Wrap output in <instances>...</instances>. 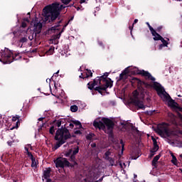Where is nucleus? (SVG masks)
I'll use <instances>...</instances> for the list:
<instances>
[{
    "instance_id": "f257e3e1",
    "label": "nucleus",
    "mask_w": 182,
    "mask_h": 182,
    "mask_svg": "<svg viewBox=\"0 0 182 182\" xmlns=\"http://www.w3.org/2000/svg\"><path fill=\"white\" fill-rule=\"evenodd\" d=\"M66 8L63 5L59 4V3H54L52 5L46 6L43 9V16L45 18L46 22H53L58 18V16L60 15V10Z\"/></svg>"
},
{
    "instance_id": "f03ea898",
    "label": "nucleus",
    "mask_w": 182,
    "mask_h": 182,
    "mask_svg": "<svg viewBox=\"0 0 182 182\" xmlns=\"http://www.w3.org/2000/svg\"><path fill=\"white\" fill-rule=\"evenodd\" d=\"M153 87L156 90L158 95L162 99L163 102L167 103L169 107L172 109H177L178 105L174 100H171V97L166 92L164 88L159 82H154Z\"/></svg>"
},
{
    "instance_id": "7ed1b4c3",
    "label": "nucleus",
    "mask_w": 182,
    "mask_h": 182,
    "mask_svg": "<svg viewBox=\"0 0 182 182\" xmlns=\"http://www.w3.org/2000/svg\"><path fill=\"white\" fill-rule=\"evenodd\" d=\"M93 126L95 127L96 129L103 130V132L107 134H111L112 132H113V127H114V123L112 119L103 117L100 120H95Z\"/></svg>"
},
{
    "instance_id": "20e7f679",
    "label": "nucleus",
    "mask_w": 182,
    "mask_h": 182,
    "mask_svg": "<svg viewBox=\"0 0 182 182\" xmlns=\"http://www.w3.org/2000/svg\"><path fill=\"white\" fill-rule=\"evenodd\" d=\"M139 90L140 95H139L137 90L134 91L132 93V102L136 107L144 110L146 106H144V103H143V101L140 100V99H144L146 92V90L141 89L140 87H139Z\"/></svg>"
},
{
    "instance_id": "39448f33",
    "label": "nucleus",
    "mask_w": 182,
    "mask_h": 182,
    "mask_svg": "<svg viewBox=\"0 0 182 182\" xmlns=\"http://www.w3.org/2000/svg\"><path fill=\"white\" fill-rule=\"evenodd\" d=\"M70 137V134L66 128L62 127L60 129H58L55 136V140L58 141L55 146V149H59V147H60V146L65 143V141Z\"/></svg>"
},
{
    "instance_id": "423d86ee",
    "label": "nucleus",
    "mask_w": 182,
    "mask_h": 182,
    "mask_svg": "<svg viewBox=\"0 0 182 182\" xmlns=\"http://www.w3.org/2000/svg\"><path fill=\"white\" fill-rule=\"evenodd\" d=\"M156 133H157L161 137H171V136H174L176 134L174 132L168 129V126L166 124H159L157 127V129H155Z\"/></svg>"
},
{
    "instance_id": "0eeeda50",
    "label": "nucleus",
    "mask_w": 182,
    "mask_h": 182,
    "mask_svg": "<svg viewBox=\"0 0 182 182\" xmlns=\"http://www.w3.org/2000/svg\"><path fill=\"white\" fill-rule=\"evenodd\" d=\"M12 55L13 53L7 48L1 50L0 53V62L3 63H12Z\"/></svg>"
},
{
    "instance_id": "6e6552de",
    "label": "nucleus",
    "mask_w": 182,
    "mask_h": 182,
    "mask_svg": "<svg viewBox=\"0 0 182 182\" xmlns=\"http://www.w3.org/2000/svg\"><path fill=\"white\" fill-rule=\"evenodd\" d=\"M130 72L134 75H142V76H144L146 79H149V80H152V82H154L156 80V78L151 76V74H150L147 71H144V70H140L137 68H133L130 69Z\"/></svg>"
},
{
    "instance_id": "1a4fd4ad",
    "label": "nucleus",
    "mask_w": 182,
    "mask_h": 182,
    "mask_svg": "<svg viewBox=\"0 0 182 182\" xmlns=\"http://www.w3.org/2000/svg\"><path fill=\"white\" fill-rule=\"evenodd\" d=\"M29 149L32 150V146L31 145H26L25 146V153L28 155V156L31 159L32 161L31 167H33V168H36V167H38V161H36V159H35V158H33V155H32V154L29 152Z\"/></svg>"
},
{
    "instance_id": "9d476101",
    "label": "nucleus",
    "mask_w": 182,
    "mask_h": 182,
    "mask_svg": "<svg viewBox=\"0 0 182 182\" xmlns=\"http://www.w3.org/2000/svg\"><path fill=\"white\" fill-rule=\"evenodd\" d=\"M55 167H57V168H59V167L60 168H63V167H66V166H69V161H68V160L65 158H58L55 161Z\"/></svg>"
},
{
    "instance_id": "9b49d317",
    "label": "nucleus",
    "mask_w": 182,
    "mask_h": 182,
    "mask_svg": "<svg viewBox=\"0 0 182 182\" xmlns=\"http://www.w3.org/2000/svg\"><path fill=\"white\" fill-rule=\"evenodd\" d=\"M77 153H79V147L76 146L75 148L69 149V151L67 153H65V157H69V156H71V161H73L74 164H76V162L75 161V155L77 154Z\"/></svg>"
},
{
    "instance_id": "f8f14e48",
    "label": "nucleus",
    "mask_w": 182,
    "mask_h": 182,
    "mask_svg": "<svg viewBox=\"0 0 182 182\" xmlns=\"http://www.w3.org/2000/svg\"><path fill=\"white\" fill-rule=\"evenodd\" d=\"M112 86H113V82L109 80H106L105 87H95V90H99V89H101L102 90H106L107 87H112Z\"/></svg>"
},
{
    "instance_id": "ddd939ff",
    "label": "nucleus",
    "mask_w": 182,
    "mask_h": 182,
    "mask_svg": "<svg viewBox=\"0 0 182 182\" xmlns=\"http://www.w3.org/2000/svg\"><path fill=\"white\" fill-rule=\"evenodd\" d=\"M99 84H100V77H97L96 79L94 80V82L88 83V88L92 90V89H94Z\"/></svg>"
},
{
    "instance_id": "4468645a",
    "label": "nucleus",
    "mask_w": 182,
    "mask_h": 182,
    "mask_svg": "<svg viewBox=\"0 0 182 182\" xmlns=\"http://www.w3.org/2000/svg\"><path fill=\"white\" fill-rule=\"evenodd\" d=\"M49 177H50V168H47L43 171V180H47V181H50Z\"/></svg>"
},
{
    "instance_id": "2eb2a0df",
    "label": "nucleus",
    "mask_w": 182,
    "mask_h": 182,
    "mask_svg": "<svg viewBox=\"0 0 182 182\" xmlns=\"http://www.w3.org/2000/svg\"><path fill=\"white\" fill-rule=\"evenodd\" d=\"M130 72V67H128L124 69L122 73L119 75V79H127V76H129V73Z\"/></svg>"
},
{
    "instance_id": "dca6fc26",
    "label": "nucleus",
    "mask_w": 182,
    "mask_h": 182,
    "mask_svg": "<svg viewBox=\"0 0 182 182\" xmlns=\"http://www.w3.org/2000/svg\"><path fill=\"white\" fill-rule=\"evenodd\" d=\"M150 31L152 33V36H154V41H160L161 38H162L160 34L157 33V32L155 31L154 28L153 27H150Z\"/></svg>"
},
{
    "instance_id": "f3484780",
    "label": "nucleus",
    "mask_w": 182,
    "mask_h": 182,
    "mask_svg": "<svg viewBox=\"0 0 182 182\" xmlns=\"http://www.w3.org/2000/svg\"><path fill=\"white\" fill-rule=\"evenodd\" d=\"M12 122H16V126L11 127L10 129V130H14V129H18L19 127V117H18V116L13 117Z\"/></svg>"
},
{
    "instance_id": "a211bd4d",
    "label": "nucleus",
    "mask_w": 182,
    "mask_h": 182,
    "mask_svg": "<svg viewBox=\"0 0 182 182\" xmlns=\"http://www.w3.org/2000/svg\"><path fill=\"white\" fill-rule=\"evenodd\" d=\"M41 29H42V23H35L33 26L34 32H41Z\"/></svg>"
},
{
    "instance_id": "6ab92c4d",
    "label": "nucleus",
    "mask_w": 182,
    "mask_h": 182,
    "mask_svg": "<svg viewBox=\"0 0 182 182\" xmlns=\"http://www.w3.org/2000/svg\"><path fill=\"white\" fill-rule=\"evenodd\" d=\"M152 140L154 142V148L151 150V153H156V151L159 150V145H157V141H156V139L152 137Z\"/></svg>"
},
{
    "instance_id": "aec40b11",
    "label": "nucleus",
    "mask_w": 182,
    "mask_h": 182,
    "mask_svg": "<svg viewBox=\"0 0 182 182\" xmlns=\"http://www.w3.org/2000/svg\"><path fill=\"white\" fill-rule=\"evenodd\" d=\"M109 156H110V152L109 151L105 152V159L107 160H109V163H110L111 166H114V161H113V159L109 158Z\"/></svg>"
},
{
    "instance_id": "412c9836",
    "label": "nucleus",
    "mask_w": 182,
    "mask_h": 182,
    "mask_svg": "<svg viewBox=\"0 0 182 182\" xmlns=\"http://www.w3.org/2000/svg\"><path fill=\"white\" fill-rule=\"evenodd\" d=\"M93 73H92V71L89 70H85V72L83 73V77H92Z\"/></svg>"
},
{
    "instance_id": "4be33fe9",
    "label": "nucleus",
    "mask_w": 182,
    "mask_h": 182,
    "mask_svg": "<svg viewBox=\"0 0 182 182\" xmlns=\"http://www.w3.org/2000/svg\"><path fill=\"white\" fill-rule=\"evenodd\" d=\"M18 59H21V54L16 53L15 55L12 54L11 55V60L14 62V60H18Z\"/></svg>"
},
{
    "instance_id": "5701e85b",
    "label": "nucleus",
    "mask_w": 182,
    "mask_h": 182,
    "mask_svg": "<svg viewBox=\"0 0 182 182\" xmlns=\"http://www.w3.org/2000/svg\"><path fill=\"white\" fill-rule=\"evenodd\" d=\"M159 159H160V155H157L154 158L152 161V166H154V167H156V164H157V161H159Z\"/></svg>"
},
{
    "instance_id": "b1692460",
    "label": "nucleus",
    "mask_w": 182,
    "mask_h": 182,
    "mask_svg": "<svg viewBox=\"0 0 182 182\" xmlns=\"http://www.w3.org/2000/svg\"><path fill=\"white\" fill-rule=\"evenodd\" d=\"M171 155L172 157L171 163H173V164H174L175 166H177V158H176V156H174V154H173V153L171 152Z\"/></svg>"
},
{
    "instance_id": "393cba45",
    "label": "nucleus",
    "mask_w": 182,
    "mask_h": 182,
    "mask_svg": "<svg viewBox=\"0 0 182 182\" xmlns=\"http://www.w3.org/2000/svg\"><path fill=\"white\" fill-rule=\"evenodd\" d=\"M168 117H170L171 121H172L173 123H174V122L176 121V117L174 116V114H173V113H168Z\"/></svg>"
},
{
    "instance_id": "a878e982",
    "label": "nucleus",
    "mask_w": 182,
    "mask_h": 182,
    "mask_svg": "<svg viewBox=\"0 0 182 182\" xmlns=\"http://www.w3.org/2000/svg\"><path fill=\"white\" fill-rule=\"evenodd\" d=\"M159 41L162 42V45H164L166 48L168 46V42H167V41H166L163 37H161V38Z\"/></svg>"
},
{
    "instance_id": "bb28decb",
    "label": "nucleus",
    "mask_w": 182,
    "mask_h": 182,
    "mask_svg": "<svg viewBox=\"0 0 182 182\" xmlns=\"http://www.w3.org/2000/svg\"><path fill=\"white\" fill-rule=\"evenodd\" d=\"M73 124H75V126H77V127H79V129H82V124L80 123V122L73 121Z\"/></svg>"
},
{
    "instance_id": "cd10ccee",
    "label": "nucleus",
    "mask_w": 182,
    "mask_h": 182,
    "mask_svg": "<svg viewBox=\"0 0 182 182\" xmlns=\"http://www.w3.org/2000/svg\"><path fill=\"white\" fill-rule=\"evenodd\" d=\"M70 110L71 112H73V113H75V112H77V106L76 105H73L70 107Z\"/></svg>"
},
{
    "instance_id": "c85d7f7f",
    "label": "nucleus",
    "mask_w": 182,
    "mask_h": 182,
    "mask_svg": "<svg viewBox=\"0 0 182 182\" xmlns=\"http://www.w3.org/2000/svg\"><path fill=\"white\" fill-rule=\"evenodd\" d=\"M54 51H55L54 48H50V49L46 52V54L47 55H53Z\"/></svg>"
},
{
    "instance_id": "c756f323",
    "label": "nucleus",
    "mask_w": 182,
    "mask_h": 182,
    "mask_svg": "<svg viewBox=\"0 0 182 182\" xmlns=\"http://www.w3.org/2000/svg\"><path fill=\"white\" fill-rule=\"evenodd\" d=\"M55 130H56L55 127L54 126L51 127L50 130H49L50 134H53V133H55Z\"/></svg>"
},
{
    "instance_id": "7c9ffc66",
    "label": "nucleus",
    "mask_w": 182,
    "mask_h": 182,
    "mask_svg": "<svg viewBox=\"0 0 182 182\" xmlns=\"http://www.w3.org/2000/svg\"><path fill=\"white\" fill-rule=\"evenodd\" d=\"M70 1L72 0H61V2H63V4H65V5H68V4L70 2Z\"/></svg>"
},
{
    "instance_id": "2f4dec72",
    "label": "nucleus",
    "mask_w": 182,
    "mask_h": 182,
    "mask_svg": "<svg viewBox=\"0 0 182 182\" xmlns=\"http://www.w3.org/2000/svg\"><path fill=\"white\" fill-rule=\"evenodd\" d=\"M12 143H15V139H13L12 141H7V144L9 146H12Z\"/></svg>"
},
{
    "instance_id": "473e14b6",
    "label": "nucleus",
    "mask_w": 182,
    "mask_h": 182,
    "mask_svg": "<svg viewBox=\"0 0 182 182\" xmlns=\"http://www.w3.org/2000/svg\"><path fill=\"white\" fill-rule=\"evenodd\" d=\"M119 166H120L121 168H126V163H120Z\"/></svg>"
},
{
    "instance_id": "72a5a7b5",
    "label": "nucleus",
    "mask_w": 182,
    "mask_h": 182,
    "mask_svg": "<svg viewBox=\"0 0 182 182\" xmlns=\"http://www.w3.org/2000/svg\"><path fill=\"white\" fill-rule=\"evenodd\" d=\"M26 41H27L26 38L23 37L20 40V42H21V43H25Z\"/></svg>"
},
{
    "instance_id": "f704fd0d",
    "label": "nucleus",
    "mask_w": 182,
    "mask_h": 182,
    "mask_svg": "<svg viewBox=\"0 0 182 182\" xmlns=\"http://www.w3.org/2000/svg\"><path fill=\"white\" fill-rule=\"evenodd\" d=\"M164 48H166V46L164 44H161L159 46V50H161V49H163Z\"/></svg>"
},
{
    "instance_id": "c9c22d12",
    "label": "nucleus",
    "mask_w": 182,
    "mask_h": 182,
    "mask_svg": "<svg viewBox=\"0 0 182 182\" xmlns=\"http://www.w3.org/2000/svg\"><path fill=\"white\" fill-rule=\"evenodd\" d=\"M58 127H60L62 126V121L58 120L56 123Z\"/></svg>"
},
{
    "instance_id": "e433bc0d",
    "label": "nucleus",
    "mask_w": 182,
    "mask_h": 182,
    "mask_svg": "<svg viewBox=\"0 0 182 182\" xmlns=\"http://www.w3.org/2000/svg\"><path fill=\"white\" fill-rule=\"evenodd\" d=\"M50 79H47L46 80V82H47V83H49V87H50V90H52V87H50Z\"/></svg>"
},
{
    "instance_id": "4c0bfd02",
    "label": "nucleus",
    "mask_w": 182,
    "mask_h": 182,
    "mask_svg": "<svg viewBox=\"0 0 182 182\" xmlns=\"http://www.w3.org/2000/svg\"><path fill=\"white\" fill-rule=\"evenodd\" d=\"M107 76H109V73H106L104 75L101 76V77H107Z\"/></svg>"
},
{
    "instance_id": "58836bf2",
    "label": "nucleus",
    "mask_w": 182,
    "mask_h": 182,
    "mask_svg": "<svg viewBox=\"0 0 182 182\" xmlns=\"http://www.w3.org/2000/svg\"><path fill=\"white\" fill-rule=\"evenodd\" d=\"M21 26H22V28H26V23H25V22H23Z\"/></svg>"
},
{
    "instance_id": "ea45409f",
    "label": "nucleus",
    "mask_w": 182,
    "mask_h": 182,
    "mask_svg": "<svg viewBox=\"0 0 182 182\" xmlns=\"http://www.w3.org/2000/svg\"><path fill=\"white\" fill-rule=\"evenodd\" d=\"M74 126H75V124H73V123L70 124V127H74Z\"/></svg>"
},
{
    "instance_id": "a19ab883",
    "label": "nucleus",
    "mask_w": 182,
    "mask_h": 182,
    "mask_svg": "<svg viewBox=\"0 0 182 182\" xmlns=\"http://www.w3.org/2000/svg\"><path fill=\"white\" fill-rule=\"evenodd\" d=\"M120 144H122V149L124 147V144H123V140L120 141Z\"/></svg>"
},
{
    "instance_id": "79ce46f5",
    "label": "nucleus",
    "mask_w": 182,
    "mask_h": 182,
    "mask_svg": "<svg viewBox=\"0 0 182 182\" xmlns=\"http://www.w3.org/2000/svg\"><path fill=\"white\" fill-rule=\"evenodd\" d=\"M45 118L44 117H40L39 119H38V121L39 122H42V120H43Z\"/></svg>"
},
{
    "instance_id": "37998d69",
    "label": "nucleus",
    "mask_w": 182,
    "mask_h": 182,
    "mask_svg": "<svg viewBox=\"0 0 182 182\" xmlns=\"http://www.w3.org/2000/svg\"><path fill=\"white\" fill-rule=\"evenodd\" d=\"M146 25L149 26V28L150 30V28H151V26H150V23H149V22H146Z\"/></svg>"
},
{
    "instance_id": "c03bdc74",
    "label": "nucleus",
    "mask_w": 182,
    "mask_h": 182,
    "mask_svg": "<svg viewBox=\"0 0 182 182\" xmlns=\"http://www.w3.org/2000/svg\"><path fill=\"white\" fill-rule=\"evenodd\" d=\"M137 22H139V20H138L137 18H136V19L134 20V23H137Z\"/></svg>"
},
{
    "instance_id": "a18cd8bd",
    "label": "nucleus",
    "mask_w": 182,
    "mask_h": 182,
    "mask_svg": "<svg viewBox=\"0 0 182 182\" xmlns=\"http://www.w3.org/2000/svg\"><path fill=\"white\" fill-rule=\"evenodd\" d=\"M85 2H86V0H81V1H80V3H81V4H85Z\"/></svg>"
},
{
    "instance_id": "49530a36",
    "label": "nucleus",
    "mask_w": 182,
    "mask_h": 182,
    "mask_svg": "<svg viewBox=\"0 0 182 182\" xmlns=\"http://www.w3.org/2000/svg\"><path fill=\"white\" fill-rule=\"evenodd\" d=\"M91 147H96V144H92Z\"/></svg>"
},
{
    "instance_id": "de8ad7c7",
    "label": "nucleus",
    "mask_w": 182,
    "mask_h": 182,
    "mask_svg": "<svg viewBox=\"0 0 182 182\" xmlns=\"http://www.w3.org/2000/svg\"><path fill=\"white\" fill-rule=\"evenodd\" d=\"M81 79L83 78V73H81V75L79 76Z\"/></svg>"
},
{
    "instance_id": "09e8293b",
    "label": "nucleus",
    "mask_w": 182,
    "mask_h": 182,
    "mask_svg": "<svg viewBox=\"0 0 182 182\" xmlns=\"http://www.w3.org/2000/svg\"><path fill=\"white\" fill-rule=\"evenodd\" d=\"M24 21H26V22H29V20L28 18H25Z\"/></svg>"
},
{
    "instance_id": "8fccbe9b",
    "label": "nucleus",
    "mask_w": 182,
    "mask_h": 182,
    "mask_svg": "<svg viewBox=\"0 0 182 182\" xmlns=\"http://www.w3.org/2000/svg\"><path fill=\"white\" fill-rule=\"evenodd\" d=\"M132 160H137V158L132 157Z\"/></svg>"
},
{
    "instance_id": "3c124183",
    "label": "nucleus",
    "mask_w": 182,
    "mask_h": 182,
    "mask_svg": "<svg viewBox=\"0 0 182 182\" xmlns=\"http://www.w3.org/2000/svg\"><path fill=\"white\" fill-rule=\"evenodd\" d=\"M179 112H182V108H178Z\"/></svg>"
},
{
    "instance_id": "603ef678",
    "label": "nucleus",
    "mask_w": 182,
    "mask_h": 182,
    "mask_svg": "<svg viewBox=\"0 0 182 182\" xmlns=\"http://www.w3.org/2000/svg\"><path fill=\"white\" fill-rule=\"evenodd\" d=\"M57 38H60V33L58 35V37H57Z\"/></svg>"
},
{
    "instance_id": "864d4df0",
    "label": "nucleus",
    "mask_w": 182,
    "mask_h": 182,
    "mask_svg": "<svg viewBox=\"0 0 182 182\" xmlns=\"http://www.w3.org/2000/svg\"><path fill=\"white\" fill-rule=\"evenodd\" d=\"M28 38L30 39V41H32L33 38L28 37Z\"/></svg>"
},
{
    "instance_id": "5fc2aeb1",
    "label": "nucleus",
    "mask_w": 182,
    "mask_h": 182,
    "mask_svg": "<svg viewBox=\"0 0 182 182\" xmlns=\"http://www.w3.org/2000/svg\"><path fill=\"white\" fill-rule=\"evenodd\" d=\"M58 73H59V70H58V71L55 73V75H58Z\"/></svg>"
},
{
    "instance_id": "6e6d98bb",
    "label": "nucleus",
    "mask_w": 182,
    "mask_h": 182,
    "mask_svg": "<svg viewBox=\"0 0 182 182\" xmlns=\"http://www.w3.org/2000/svg\"><path fill=\"white\" fill-rule=\"evenodd\" d=\"M179 157H181V159H182V154L179 155Z\"/></svg>"
},
{
    "instance_id": "4d7b16f0",
    "label": "nucleus",
    "mask_w": 182,
    "mask_h": 182,
    "mask_svg": "<svg viewBox=\"0 0 182 182\" xmlns=\"http://www.w3.org/2000/svg\"><path fill=\"white\" fill-rule=\"evenodd\" d=\"M96 2H100V0H95Z\"/></svg>"
},
{
    "instance_id": "13d9d810",
    "label": "nucleus",
    "mask_w": 182,
    "mask_h": 182,
    "mask_svg": "<svg viewBox=\"0 0 182 182\" xmlns=\"http://www.w3.org/2000/svg\"><path fill=\"white\" fill-rule=\"evenodd\" d=\"M137 177V175H134V178H136Z\"/></svg>"
},
{
    "instance_id": "bf43d9fd",
    "label": "nucleus",
    "mask_w": 182,
    "mask_h": 182,
    "mask_svg": "<svg viewBox=\"0 0 182 182\" xmlns=\"http://www.w3.org/2000/svg\"><path fill=\"white\" fill-rule=\"evenodd\" d=\"M76 133H80V132H77V131Z\"/></svg>"
},
{
    "instance_id": "052dcab7",
    "label": "nucleus",
    "mask_w": 182,
    "mask_h": 182,
    "mask_svg": "<svg viewBox=\"0 0 182 182\" xmlns=\"http://www.w3.org/2000/svg\"><path fill=\"white\" fill-rule=\"evenodd\" d=\"M167 39V41H170V39L169 38H166Z\"/></svg>"
},
{
    "instance_id": "680f3d73",
    "label": "nucleus",
    "mask_w": 182,
    "mask_h": 182,
    "mask_svg": "<svg viewBox=\"0 0 182 182\" xmlns=\"http://www.w3.org/2000/svg\"><path fill=\"white\" fill-rule=\"evenodd\" d=\"M73 18H71V21H73Z\"/></svg>"
},
{
    "instance_id": "e2e57ef3",
    "label": "nucleus",
    "mask_w": 182,
    "mask_h": 182,
    "mask_svg": "<svg viewBox=\"0 0 182 182\" xmlns=\"http://www.w3.org/2000/svg\"><path fill=\"white\" fill-rule=\"evenodd\" d=\"M181 172L182 173V169H181Z\"/></svg>"
}]
</instances>
